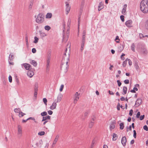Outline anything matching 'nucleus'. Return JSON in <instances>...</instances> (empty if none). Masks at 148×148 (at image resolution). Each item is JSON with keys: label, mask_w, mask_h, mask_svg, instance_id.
I'll return each mask as SVG.
<instances>
[{"label": "nucleus", "mask_w": 148, "mask_h": 148, "mask_svg": "<svg viewBox=\"0 0 148 148\" xmlns=\"http://www.w3.org/2000/svg\"><path fill=\"white\" fill-rule=\"evenodd\" d=\"M65 54L66 56L67 54H68V56H69V50L68 52H67V50L66 49V52L65 53Z\"/></svg>", "instance_id": "de8ad7c7"}, {"label": "nucleus", "mask_w": 148, "mask_h": 148, "mask_svg": "<svg viewBox=\"0 0 148 148\" xmlns=\"http://www.w3.org/2000/svg\"><path fill=\"white\" fill-rule=\"evenodd\" d=\"M17 133L18 135L19 136H22V127L21 126L19 125H18L17 126Z\"/></svg>", "instance_id": "423d86ee"}, {"label": "nucleus", "mask_w": 148, "mask_h": 148, "mask_svg": "<svg viewBox=\"0 0 148 148\" xmlns=\"http://www.w3.org/2000/svg\"><path fill=\"white\" fill-rule=\"evenodd\" d=\"M40 36L42 37H45L47 36V34L45 32H41L40 33Z\"/></svg>", "instance_id": "cd10ccee"}, {"label": "nucleus", "mask_w": 148, "mask_h": 148, "mask_svg": "<svg viewBox=\"0 0 148 148\" xmlns=\"http://www.w3.org/2000/svg\"><path fill=\"white\" fill-rule=\"evenodd\" d=\"M52 16V14L51 13H48L45 16V18L47 19L51 18Z\"/></svg>", "instance_id": "dca6fc26"}, {"label": "nucleus", "mask_w": 148, "mask_h": 148, "mask_svg": "<svg viewBox=\"0 0 148 148\" xmlns=\"http://www.w3.org/2000/svg\"><path fill=\"white\" fill-rule=\"evenodd\" d=\"M141 52L143 53H146L147 51L146 49L144 48H143L141 49Z\"/></svg>", "instance_id": "473e14b6"}, {"label": "nucleus", "mask_w": 148, "mask_h": 148, "mask_svg": "<svg viewBox=\"0 0 148 148\" xmlns=\"http://www.w3.org/2000/svg\"><path fill=\"white\" fill-rule=\"evenodd\" d=\"M133 132H134L133 136L135 138H136V131L135 130H134Z\"/></svg>", "instance_id": "09e8293b"}, {"label": "nucleus", "mask_w": 148, "mask_h": 148, "mask_svg": "<svg viewBox=\"0 0 148 148\" xmlns=\"http://www.w3.org/2000/svg\"><path fill=\"white\" fill-rule=\"evenodd\" d=\"M144 117H145V115H142L140 117V120H142L144 119Z\"/></svg>", "instance_id": "bf43d9fd"}, {"label": "nucleus", "mask_w": 148, "mask_h": 148, "mask_svg": "<svg viewBox=\"0 0 148 148\" xmlns=\"http://www.w3.org/2000/svg\"><path fill=\"white\" fill-rule=\"evenodd\" d=\"M140 115V112H138L137 113V114L136 115V117L138 118Z\"/></svg>", "instance_id": "0e129e2a"}, {"label": "nucleus", "mask_w": 148, "mask_h": 148, "mask_svg": "<svg viewBox=\"0 0 148 148\" xmlns=\"http://www.w3.org/2000/svg\"><path fill=\"white\" fill-rule=\"evenodd\" d=\"M11 61L9 60V63L10 65H13L14 64V63L13 62H10Z\"/></svg>", "instance_id": "69168bd1"}, {"label": "nucleus", "mask_w": 148, "mask_h": 148, "mask_svg": "<svg viewBox=\"0 0 148 148\" xmlns=\"http://www.w3.org/2000/svg\"><path fill=\"white\" fill-rule=\"evenodd\" d=\"M57 102L55 101L53 102L52 105L50 106V109L52 110L55 109L57 106Z\"/></svg>", "instance_id": "9b49d317"}, {"label": "nucleus", "mask_w": 148, "mask_h": 148, "mask_svg": "<svg viewBox=\"0 0 148 148\" xmlns=\"http://www.w3.org/2000/svg\"><path fill=\"white\" fill-rule=\"evenodd\" d=\"M63 95L61 94H59L57 97L56 102H59L61 100Z\"/></svg>", "instance_id": "ddd939ff"}, {"label": "nucleus", "mask_w": 148, "mask_h": 148, "mask_svg": "<svg viewBox=\"0 0 148 148\" xmlns=\"http://www.w3.org/2000/svg\"><path fill=\"white\" fill-rule=\"evenodd\" d=\"M48 113L49 114L51 115L53 114V112L51 110H49L48 111Z\"/></svg>", "instance_id": "e2e57ef3"}, {"label": "nucleus", "mask_w": 148, "mask_h": 148, "mask_svg": "<svg viewBox=\"0 0 148 148\" xmlns=\"http://www.w3.org/2000/svg\"><path fill=\"white\" fill-rule=\"evenodd\" d=\"M25 114H25L23 113V112H22L21 111L19 113L18 116L20 117H21Z\"/></svg>", "instance_id": "c756f323"}, {"label": "nucleus", "mask_w": 148, "mask_h": 148, "mask_svg": "<svg viewBox=\"0 0 148 148\" xmlns=\"http://www.w3.org/2000/svg\"><path fill=\"white\" fill-rule=\"evenodd\" d=\"M45 134V132L44 131H41L38 133V135L40 136L43 135Z\"/></svg>", "instance_id": "4c0bfd02"}, {"label": "nucleus", "mask_w": 148, "mask_h": 148, "mask_svg": "<svg viewBox=\"0 0 148 148\" xmlns=\"http://www.w3.org/2000/svg\"><path fill=\"white\" fill-rule=\"evenodd\" d=\"M22 66L24 67L25 69L27 70H30L32 69V66L29 64L25 63L22 64Z\"/></svg>", "instance_id": "6e6552de"}, {"label": "nucleus", "mask_w": 148, "mask_h": 148, "mask_svg": "<svg viewBox=\"0 0 148 148\" xmlns=\"http://www.w3.org/2000/svg\"><path fill=\"white\" fill-rule=\"evenodd\" d=\"M127 90V89L126 87L124 86L123 87V95L125 94L126 93Z\"/></svg>", "instance_id": "5701e85b"}, {"label": "nucleus", "mask_w": 148, "mask_h": 148, "mask_svg": "<svg viewBox=\"0 0 148 148\" xmlns=\"http://www.w3.org/2000/svg\"><path fill=\"white\" fill-rule=\"evenodd\" d=\"M94 122L91 121L89 123V128H92L94 125Z\"/></svg>", "instance_id": "c9c22d12"}, {"label": "nucleus", "mask_w": 148, "mask_h": 148, "mask_svg": "<svg viewBox=\"0 0 148 148\" xmlns=\"http://www.w3.org/2000/svg\"><path fill=\"white\" fill-rule=\"evenodd\" d=\"M117 138V135L115 133H114L113 135L112 140H116Z\"/></svg>", "instance_id": "b1692460"}, {"label": "nucleus", "mask_w": 148, "mask_h": 148, "mask_svg": "<svg viewBox=\"0 0 148 148\" xmlns=\"http://www.w3.org/2000/svg\"><path fill=\"white\" fill-rule=\"evenodd\" d=\"M127 61L128 62V64L130 66H131L132 64V63L131 61L129 59H128Z\"/></svg>", "instance_id": "8fccbe9b"}, {"label": "nucleus", "mask_w": 148, "mask_h": 148, "mask_svg": "<svg viewBox=\"0 0 148 148\" xmlns=\"http://www.w3.org/2000/svg\"><path fill=\"white\" fill-rule=\"evenodd\" d=\"M80 97V94L78 93L77 92H76L74 96V103L75 104L78 101L79 97Z\"/></svg>", "instance_id": "39448f33"}, {"label": "nucleus", "mask_w": 148, "mask_h": 148, "mask_svg": "<svg viewBox=\"0 0 148 148\" xmlns=\"http://www.w3.org/2000/svg\"><path fill=\"white\" fill-rule=\"evenodd\" d=\"M14 111L16 113H19L21 111L20 108H15L14 109Z\"/></svg>", "instance_id": "bb28decb"}, {"label": "nucleus", "mask_w": 148, "mask_h": 148, "mask_svg": "<svg viewBox=\"0 0 148 148\" xmlns=\"http://www.w3.org/2000/svg\"><path fill=\"white\" fill-rule=\"evenodd\" d=\"M32 5V3H30V4L29 5V9L31 10V9Z\"/></svg>", "instance_id": "774afa93"}, {"label": "nucleus", "mask_w": 148, "mask_h": 148, "mask_svg": "<svg viewBox=\"0 0 148 148\" xmlns=\"http://www.w3.org/2000/svg\"><path fill=\"white\" fill-rule=\"evenodd\" d=\"M141 99H138L136 101L135 105L137 106H138L141 104Z\"/></svg>", "instance_id": "aec40b11"}, {"label": "nucleus", "mask_w": 148, "mask_h": 148, "mask_svg": "<svg viewBox=\"0 0 148 148\" xmlns=\"http://www.w3.org/2000/svg\"><path fill=\"white\" fill-rule=\"evenodd\" d=\"M32 51L33 53H36V49H35V48H33L32 49Z\"/></svg>", "instance_id": "864d4df0"}, {"label": "nucleus", "mask_w": 148, "mask_h": 148, "mask_svg": "<svg viewBox=\"0 0 148 148\" xmlns=\"http://www.w3.org/2000/svg\"><path fill=\"white\" fill-rule=\"evenodd\" d=\"M50 62L49 60L48 59L47 61V69L49 70L50 66Z\"/></svg>", "instance_id": "4be33fe9"}, {"label": "nucleus", "mask_w": 148, "mask_h": 148, "mask_svg": "<svg viewBox=\"0 0 148 148\" xmlns=\"http://www.w3.org/2000/svg\"><path fill=\"white\" fill-rule=\"evenodd\" d=\"M139 86V85L138 84H136V86H135V87H134V89L135 90V91H137L138 89V88H137L136 87L137 86Z\"/></svg>", "instance_id": "3c124183"}, {"label": "nucleus", "mask_w": 148, "mask_h": 148, "mask_svg": "<svg viewBox=\"0 0 148 148\" xmlns=\"http://www.w3.org/2000/svg\"><path fill=\"white\" fill-rule=\"evenodd\" d=\"M125 56V54L124 53H122V55H121V59L123 60L125 59V58L124 57H123V56Z\"/></svg>", "instance_id": "a18cd8bd"}, {"label": "nucleus", "mask_w": 148, "mask_h": 148, "mask_svg": "<svg viewBox=\"0 0 148 148\" xmlns=\"http://www.w3.org/2000/svg\"><path fill=\"white\" fill-rule=\"evenodd\" d=\"M115 40L116 41V42L117 43H119V42L120 39L119 38V37L118 36H116V38L115 39Z\"/></svg>", "instance_id": "72a5a7b5"}, {"label": "nucleus", "mask_w": 148, "mask_h": 148, "mask_svg": "<svg viewBox=\"0 0 148 148\" xmlns=\"http://www.w3.org/2000/svg\"><path fill=\"white\" fill-rule=\"evenodd\" d=\"M120 127L121 129L123 130V129L124 128V123H120Z\"/></svg>", "instance_id": "2f4dec72"}, {"label": "nucleus", "mask_w": 148, "mask_h": 148, "mask_svg": "<svg viewBox=\"0 0 148 148\" xmlns=\"http://www.w3.org/2000/svg\"><path fill=\"white\" fill-rule=\"evenodd\" d=\"M120 18L121 21L123 22L124 21V16L123 15H121L120 16Z\"/></svg>", "instance_id": "49530a36"}, {"label": "nucleus", "mask_w": 148, "mask_h": 148, "mask_svg": "<svg viewBox=\"0 0 148 148\" xmlns=\"http://www.w3.org/2000/svg\"><path fill=\"white\" fill-rule=\"evenodd\" d=\"M59 138V135H57L56 136L54 140V141L53 142V143L52 144V146H53L56 144V143H57V141H58V139Z\"/></svg>", "instance_id": "2eb2a0df"}, {"label": "nucleus", "mask_w": 148, "mask_h": 148, "mask_svg": "<svg viewBox=\"0 0 148 148\" xmlns=\"http://www.w3.org/2000/svg\"><path fill=\"white\" fill-rule=\"evenodd\" d=\"M128 58L126 59L125 61H124L123 63V67H125L126 66L127 62V61Z\"/></svg>", "instance_id": "c85d7f7f"}, {"label": "nucleus", "mask_w": 148, "mask_h": 148, "mask_svg": "<svg viewBox=\"0 0 148 148\" xmlns=\"http://www.w3.org/2000/svg\"><path fill=\"white\" fill-rule=\"evenodd\" d=\"M8 79H9V82L10 83H11L12 82V77L10 75H9V76Z\"/></svg>", "instance_id": "c03bdc74"}, {"label": "nucleus", "mask_w": 148, "mask_h": 148, "mask_svg": "<svg viewBox=\"0 0 148 148\" xmlns=\"http://www.w3.org/2000/svg\"><path fill=\"white\" fill-rule=\"evenodd\" d=\"M84 43L82 42L81 45V50L82 51L84 47Z\"/></svg>", "instance_id": "5fc2aeb1"}, {"label": "nucleus", "mask_w": 148, "mask_h": 148, "mask_svg": "<svg viewBox=\"0 0 148 148\" xmlns=\"http://www.w3.org/2000/svg\"><path fill=\"white\" fill-rule=\"evenodd\" d=\"M115 127V125L114 124H112L110 126V130H112L114 129Z\"/></svg>", "instance_id": "79ce46f5"}, {"label": "nucleus", "mask_w": 148, "mask_h": 148, "mask_svg": "<svg viewBox=\"0 0 148 148\" xmlns=\"http://www.w3.org/2000/svg\"><path fill=\"white\" fill-rule=\"evenodd\" d=\"M43 102L46 105H47V100L46 98H44L43 99Z\"/></svg>", "instance_id": "58836bf2"}, {"label": "nucleus", "mask_w": 148, "mask_h": 148, "mask_svg": "<svg viewBox=\"0 0 148 148\" xmlns=\"http://www.w3.org/2000/svg\"><path fill=\"white\" fill-rule=\"evenodd\" d=\"M117 82L118 83V86H120L121 84V83L120 82V81L119 80H117Z\"/></svg>", "instance_id": "052dcab7"}, {"label": "nucleus", "mask_w": 148, "mask_h": 148, "mask_svg": "<svg viewBox=\"0 0 148 148\" xmlns=\"http://www.w3.org/2000/svg\"><path fill=\"white\" fill-rule=\"evenodd\" d=\"M125 25L128 27H133L132 21L131 20H128L125 23Z\"/></svg>", "instance_id": "0eeeda50"}, {"label": "nucleus", "mask_w": 148, "mask_h": 148, "mask_svg": "<svg viewBox=\"0 0 148 148\" xmlns=\"http://www.w3.org/2000/svg\"><path fill=\"white\" fill-rule=\"evenodd\" d=\"M38 91V87L36 86L34 88V92H37Z\"/></svg>", "instance_id": "338daca9"}, {"label": "nucleus", "mask_w": 148, "mask_h": 148, "mask_svg": "<svg viewBox=\"0 0 148 148\" xmlns=\"http://www.w3.org/2000/svg\"><path fill=\"white\" fill-rule=\"evenodd\" d=\"M143 129L146 131H148V127L146 125H145L143 127Z\"/></svg>", "instance_id": "603ef678"}, {"label": "nucleus", "mask_w": 148, "mask_h": 148, "mask_svg": "<svg viewBox=\"0 0 148 148\" xmlns=\"http://www.w3.org/2000/svg\"><path fill=\"white\" fill-rule=\"evenodd\" d=\"M38 38L36 36H35L34 37V42L35 44L37 43L38 42Z\"/></svg>", "instance_id": "7c9ffc66"}, {"label": "nucleus", "mask_w": 148, "mask_h": 148, "mask_svg": "<svg viewBox=\"0 0 148 148\" xmlns=\"http://www.w3.org/2000/svg\"><path fill=\"white\" fill-rule=\"evenodd\" d=\"M133 112V111L131 109V110H130V111L129 113V114L130 116H132V114Z\"/></svg>", "instance_id": "6e6d98bb"}, {"label": "nucleus", "mask_w": 148, "mask_h": 148, "mask_svg": "<svg viewBox=\"0 0 148 148\" xmlns=\"http://www.w3.org/2000/svg\"><path fill=\"white\" fill-rule=\"evenodd\" d=\"M36 18V22L38 24H41L44 21V16L42 13H39Z\"/></svg>", "instance_id": "7ed1b4c3"}, {"label": "nucleus", "mask_w": 148, "mask_h": 148, "mask_svg": "<svg viewBox=\"0 0 148 148\" xmlns=\"http://www.w3.org/2000/svg\"><path fill=\"white\" fill-rule=\"evenodd\" d=\"M145 28L147 30H148V20L147 21L145 24Z\"/></svg>", "instance_id": "ea45409f"}, {"label": "nucleus", "mask_w": 148, "mask_h": 148, "mask_svg": "<svg viewBox=\"0 0 148 148\" xmlns=\"http://www.w3.org/2000/svg\"><path fill=\"white\" fill-rule=\"evenodd\" d=\"M51 116H49L48 115L46 116H43L42 119V121H47V120H49L50 119Z\"/></svg>", "instance_id": "6ab92c4d"}, {"label": "nucleus", "mask_w": 148, "mask_h": 148, "mask_svg": "<svg viewBox=\"0 0 148 148\" xmlns=\"http://www.w3.org/2000/svg\"><path fill=\"white\" fill-rule=\"evenodd\" d=\"M85 36H83L82 37V42L84 43L85 41Z\"/></svg>", "instance_id": "13d9d810"}, {"label": "nucleus", "mask_w": 148, "mask_h": 148, "mask_svg": "<svg viewBox=\"0 0 148 148\" xmlns=\"http://www.w3.org/2000/svg\"><path fill=\"white\" fill-rule=\"evenodd\" d=\"M65 4L66 7V14H67L70 12L71 7L70 6L68 2H66Z\"/></svg>", "instance_id": "1a4fd4ad"}, {"label": "nucleus", "mask_w": 148, "mask_h": 148, "mask_svg": "<svg viewBox=\"0 0 148 148\" xmlns=\"http://www.w3.org/2000/svg\"><path fill=\"white\" fill-rule=\"evenodd\" d=\"M135 46L134 44H132L131 46V49L132 50L134 51H135Z\"/></svg>", "instance_id": "f704fd0d"}, {"label": "nucleus", "mask_w": 148, "mask_h": 148, "mask_svg": "<svg viewBox=\"0 0 148 148\" xmlns=\"http://www.w3.org/2000/svg\"><path fill=\"white\" fill-rule=\"evenodd\" d=\"M37 92H34V97L35 98H36L37 97Z\"/></svg>", "instance_id": "680f3d73"}, {"label": "nucleus", "mask_w": 148, "mask_h": 148, "mask_svg": "<svg viewBox=\"0 0 148 148\" xmlns=\"http://www.w3.org/2000/svg\"><path fill=\"white\" fill-rule=\"evenodd\" d=\"M127 7V5L125 4L123 6V7L122 10V13L123 15H125L126 14V9Z\"/></svg>", "instance_id": "f8f14e48"}, {"label": "nucleus", "mask_w": 148, "mask_h": 148, "mask_svg": "<svg viewBox=\"0 0 148 148\" xmlns=\"http://www.w3.org/2000/svg\"><path fill=\"white\" fill-rule=\"evenodd\" d=\"M14 58V55L12 53L10 54L9 56V60L10 61H12Z\"/></svg>", "instance_id": "412c9836"}, {"label": "nucleus", "mask_w": 148, "mask_h": 148, "mask_svg": "<svg viewBox=\"0 0 148 148\" xmlns=\"http://www.w3.org/2000/svg\"><path fill=\"white\" fill-rule=\"evenodd\" d=\"M47 114V113L46 112H43L41 113V115L42 116H46Z\"/></svg>", "instance_id": "e433bc0d"}, {"label": "nucleus", "mask_w": 148, "mask_h": 148, "mask_svg": "<svg viewBox=\"0 0 148 148\" xmlns=\"http://www.w3.org/2000/svg\"><path fill=\"white\" fill-rule=\"evenodd\" d=\"M64 85L63 84H62L60 87V92L62 91L63 89L64 88Z\"/></svg>", "instance_id": "a19ab883"}, {"label": "nucleus", "mask_w": 148, "mask_h": 148, "mask_svg": "<svg viewBox=\"0 0 148 148\" xmlns=\"http://www.w3.org/2000/svg\"><path fill=\"white\" fill-rule=\"evenodd\" d=\"M124 82L125 84H128L129 83V81L128 79H126L124 80Z\"/></svg>", "instance_id": "4d7b16f0"}, {"label": "nucleus", "mask_w": 148, "mask_h": 148, "mask_svg": "<svg viewBox=\"0 0 148 148\" xmlns=\"http://www.w3.org/2000/svg\"><path fill=\"white\" fill-rule=\"evenodd\" d=\"M140 9L143 13L148 12V0H143L141 1Z\"/></svg>", "instance_id": "f257e3e1"}, {"label": "nucleus", "mask_w": 148, "mask_h": 148, "mask_svg": "<svg viewBox=\"0 0 148 148\" xmlns=\"http://www.w3.org/2000/svg\"><path fill=\"white\" fill-rule=\"evenodd\" d=\"M68 61V60L66 59V60H63L62 61L61 69L64 73H66L67 71Z\"/></svg>", "instance_id": "f03ea898"}, {"label": "nucleus", "mask_w": 148, "mask_h": 148, "mask_svg": "<svg viewBox=\"0 0 148 148\" xmlns=\"http://www.w3.org/2000/svg\"><path fill=\"white\" fill-rule=\"evenodd\" d=\"M43 143V142L41 140H39L38 142H37L36 145L38 147H41Z\"/></svg>", "instance_id": "f3484780"}, {"label": "nucleus", "mask_w": 148, "mask_h": 148, "mask_svg": "<svg viewBox=\"0 0 148 148\" xmlns=\"http://www.w3.org/2000/svg\"><path fill=\"white\" fill-rule=\"evenodd\" d=\"M29 60L30 63L34 66H36L37 65V62L35 60L31 59Z\"/></svg>", "instance_id": "4468645a"}, {"label": "nucleus", "mask_w": 148, "mask_h": 148, "mask_svg": "<svg viewBox=\"0 0 148 148\" xmlns=\"http://www.w3.org/2000/svg\"><path fill=\"white\" fill-rule=\"evenodd\" d=\"M45 29L47 31H49L51 29V27L49 25H46L44 27Z\"/></svg>", "instance_id": "393cba45"}, {"label": "nucleus", "mask_w": 148, "mask_h": 148, "mask_svg": "<svg viewBox=\"0 0 148 148\" xmlns=\"http://www.w3.org/2000/svg\"><path fill=\"white\" fill-rule=\"evenodd\" d=\"M123 49V47L122 46H120L118 49V51L121 52Z\"/></svg>", "instance_id": "37998d69"}, {"label": "nucleus", "mask_w": 148, "mask_h": 148, "mask_svg": "<svg viewBox=\"0 0 148 148\" xmlns=\"http://www.w3.org/2000/svg\"><path fill=\"white\" fill-rule=\"evenodd\" d=\"M30 119L34 121L35 123H37V121L34 118L32 117H30L27 119V120H28Z\"/></svg>", "instance_id": "a878e982"}, {"label": "nucleus", "mask_w": 148, "mask_h": 148, "mask_svg": "<svg viewBox=\"0 0 148 148\" xmlns=\"http://www.w3.org/2000/svg\"><path fill=\"white\" fill-rule=\"evenodd\" d=\"M63 37L64 38L65 37V35L67 36V38H68V36L69 35V25H68L66 27V25L65 24H64L63 25Z\"/></svg>", "instance_id": "20e7f679"}, {"label": "nucleus", "mask_w": 148, "mask_h": 148, "mask_svg": "<svg viewBox=\"0 0 148 148\" xmlns=\"http://www.w3.org/2000/svg\"><path fill=\"white\" fill-rule=\"evenodd\" d=\"M121 142L122 145L123 146H124L126 145L127 142V139L125 136L123 137L121 139Z\"/></svg>", "instance_id": "9d476101"}, {"label": "nucleus", "mask_w": 148, "mask_h": 148, "mask_svg": "<svg viewBox=\"0 0 148 148\" xmlns=\"http://www.w3.org/2000/svg\"><path fill=\"white\" fill-rule=\"evenodd\" d=\"M103 8V5L101 2L99 3L98 6V10L99 11H100Z\"/></svg>", "instance_id": "a211bd4d"}]
</instances>
